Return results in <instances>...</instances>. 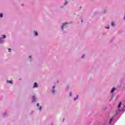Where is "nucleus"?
<instances>
[{
    "instance_id": "obj_25",
    "label": "nucleus",
    "mask_w": 125,
    "mask_h": 125,
    "mask_svg": "<svg viewBox=\"0 0 125 125\" xmlns=\"http://www.w3.org/2000/svg\"><path fill=\"white\" fill-rule=\"evenodd\" d=\"M104 125H106V123H104Z\"/></svg>"
},
{
    "instance_id": "obj_12",
    "label": "nucleus",
    "mask_w": 125,
    "mask_h": 125,
    "mask_svg": "<svg viewBox=\"0 0 125 125\" xmlns=\"http://www.w3.org/2000/svg\"><path fill=\"white\" fill-rule=\"evenodd\" d=\"M0 18L3 17V15H2V14H0Z\"/></svg>"
},
{
    "instance_id": "obj_19",
    "label": "nucleus",
    "mask_w": 125,
    "mask_h": 125,
    "mask_svg": "<svg viewBox=\"0 0 125 125\" xmlns=\"http://www.w3.org/2000/svg\"><path fill=\"white\" fill-rule=\"evenodd\" d=\"M8 50H9V52H11L10 51L11 50V49H10V48H9V49H8Z\"/></svg>"
},
{
    "instance_id": "obj_16",
    "label": "nucleus",
    "mask_w": 125,
    "mask_h": 125,
    "mask_svg": "<svg viewBox=\"0 0 125 125\" xmlns=\"http://www.w3.org/2000/svg\"><path fill=\"white\" fill-rule=\"evenodd\" d=\"M84 58V54H83L82 57V58Z\"/></svg>"
},
{
    "instance_id": "obj_8",
    "label": "nucleus",
    "mask_w": 125,
    "mask_h": 125,
    "mask_svg": "<svg viewBox=\"0 0 125 125\" xmlns=\"http://www.w3.org/2000/svg\"><path fill=\"white\" fill-rule=\"evenodd\" d=\"M3 117H7V113H4L3 114Z\"/></svg>"
},
{
    "instance_id": "obj_4",
    "label": "nucleus",
    "mask_w": 125,
    "mask_h": 125,
    "mask_svg": "<svg viewBox=\"0 0 125 125\" xmlns=\"http://www.w3.org/2000/svg\"><path fill=\"white\" fill-rule=\"evenodd\" d=\"M115 90H116V88L115 87L112 88V89L110 91L111 93H113L115 92Z\"/></svg>"
},
{
    "instance_id": "obj_15",
    "label": "nucleus",
    "mask_w": 125,
    "mask_h": 125,
    "mask_svg": "<svg viewBox=\"0 0 125 125\" xmlns=\"http://www.w3.org/2000/svg\"><path fill=\"white\" fill-rule=\"evenodd\" d=\"M67 3H68V2L67 1H66L65 2V3H64V5H66V4H67Z\"/></svg>"
},
{
    "instance_id": "obj_21",
    "label": "nucleus",
    "mask_w": 125,
    "mask_h": 125,
    "mask_svg": "<svg viewBox=\"0 0 125 125\" xmlns=\"http://www.w3.org/2000/svg\"><path fill=\"white\" fill-rule=\"evenodd\" d=\"M37 107H39V106H40V104H37Z\"/></svg>"
},
{
    "instance_id": "obj_10",
    "label": "nucleus",
    "mask_w": 125,
    "mask_h": 125,
    "mask_svg": "<svg viewBox=\"0 0 125 125\" xmlns=\"http://www.w3.org/2000/svg\"><path fill=\"white\" fill-rule=\"evenodd\" d=\"M7 83H11L12 84V81H11L7 80Z\"/></svg>"
},
{
    "instance_id": "obj_2",
    "label": "nucleus",
    "mask_w": 125,
    "mask_h": 125,
    "mask_svg": "<svg viewBox=\"0 0 125 125\" xmlns=\"http://www.w3.org/2000/svg\"><path fill=\"white\" fill-rule=\"evenodd\" d=\"M6 38V36L5 35H2L0 36V43H4V40L2 39H5Z\"/></svg>"
},
{
    "instance_id": "obj_7",
    "label": "nucleus",
    "mask_w": 125,
    "mask_h": 125,
    "mask_svg": "<svg viewBox=\"0 0 125 125\" xmlns=\"http://www.w3.org/2000/svg\"><path fill=\"white\" fill-rule=\"evenodd\" d=\"M33 87H34V88H35V87H38V83H34Z\"/></svg>"
},
{
    "instance_id": "obj_20",
    "label": "nucleus",
    "mask_w": 125,
    "mask_h": 125,
    "mask_svg": "<svg viewBox=\"0 0 125 125\" xmlns=\"http://www.w3.org/2000/svg\"><path fill=\"white\" fill-rule=\"evenodd\" d=\"M52 88L53 89H54V88H55V86H53Z\"/></svg>"
},
{
    "instance_id": "obj_13",
    "label": "nucleus",
    "mask_w": 125,
    "mask_h": 125,
    "mask_svg": "<svg viewBox=\"0 0 125 125\" xmlns=\"http://www.w3.org/2000/svg\"><path fill=\"white\" fill-rule=\"evenodd\" d=\"M111 26H112V27H115V24L113 22H112Z\"/></svg>"
},
{
    "instance_id": "obj_1",
    "label": "nucleus",
    "mask_w": 125,
    "mask_h": 125,
    "mask_svg": "<svg viewBox=\"0 0 125 125\" xmlns=\"http://www.w3.org/2000/svg\"><path fill=\"white\" fill-rule=\"evenodd\" d=\"M125 104L122 105V103H119V104L118 105V110L116 111V115H115L114 116L112 117V118L110 119L109 122V125H111V124H112V122L114 121V118H115V117H116L117 115H119V114H120V112H123V111L125 110Z\"/></svg>"
},
{
    "instance_id": "obj_5",
    "label": "nucleus",
    "mask_w": 125,
    "mask_h": 125,
    "mask_svg": "<svg viewBox=\"0 0 125 125\" xmlns=\"http://www.w3.org/2000/svg\"><path fill=\"white\" fill-rule=\"evenodd\" d=\"M34 36H35V37H38V36L39 35V34L38 33V32H37L36 31H34Z\"/></svg>"
},
{
    "instance_id": "obj_9",
    "label": "nucleus",
    "mask_w": 125,
    "mask_h": 125,
    "mask_svg": "<svg viewBox=\"0 0 125 125\" xmlns=\"http://www.w3.org/2000/svg\"><path fill=\"white\" fill-rule=\"evenodd\" d=\"M78 98H79V96L77 95L76 97L74 98V101H76V100H77V99H78Z\"/></svg>"
},
{
    "instance_id": "obj_3",
    "label": "nucleus",
    "mask_w": 125,
    "mask_h": 125,
    "mask_svg": "<svg viewBox=\"0 0 125 125\" xmlns=\"http://www.w3.org/2000/svg\"><path fill=\"white\" fill-rule=\"evenodd\" d=\"M68 25V23L67 22H65V23H63L62 25L61 26V29L62 30H64V28H66V27H67V25Z\"/></svg>"
},
{
    "instance_id": "obj_11",
    "label": "nucleus",
    "mask_w": 125,
    "mask_h": 125,
    "mask_svg": "<svg viewBox=\"0 0 125 125\" xmlns=\"http://www.w3.org/2000/svg\"><path fill=\"white\" fill-rule=\"evenodd\" d=\"M56 91H55V90H52V93H53V94H54V93H56Z\"/></svg>"
},
{
    "instance_id": "obj_22",
    "label": "nucleus",
    "mask_w": 125,
    "mask_h": 125,
    "mask_svg": "<svg viewBox=\"0 0 125 125\" xmlns=\"http://www.w3.org/2000/svg\"><path fill=\"white\" fill-rule=\"evenodd\" d=\"M31 56H29V58H31Z\"/></svg>"
},
{
    "instance_id": "obj_6",
    "label": "nucleus",
    "mask_w": 125,
    "mask_h": 125,
    "mask_svg": "<svg viewBox=\"0 0 125 125\" xmlns=\"http://www.w3.org/2000/svg\"><path fill=\"white\" fill-rule=\"evenodd\" d=\"M36 99H37V98H36V97L33 96L32 97V102H35V101H36Z\"/></svg>"
},
{
    "instance_id": "obj_17",
    "label": "nucleus",
    "mask_w": 125,
    "mask_h": 125,
    "mask_svg": "<svg viewBox=\"0 0 125 125\" xmlns=\"http://www.w3.org/2000/svg\"><path fill=\"white\" fill-rule=\"evenodd\" d=\"M69 95H70V96H72V92H70V93H69Z\"/></svg>"
},
{
    "instance_id": "obj_24",
    "label": "nucleus",
    "mask_w": 125,
    "mask_h": 125,
    "mask_svg": "<svg viewBox=\"0 0 125 125\" xmlns=\"http://www.w3.org/2000/svg\"><path fill=\"white\" fill-rule=\"evenodd\" d=\"M94 15H95V13H94Z\"/></svg>"
},
{
    "instance_id": "obj_23",
    "label": "nucleus",
    "mask_w": 125,
    "mask_h": 125,
    "mask_svg": "<svg viewBox=\"0 0 125 125\" xmlns=\"http://www.w3.org/2000/svg\"><path fill=\"white\" fill-rule=\"evenodd\" d=\"M83 20H82V21H81L82 23H83Z\"/></svg>"
},
{
    "instance_id": "obj_14",
    "label": "nucleus",
    "mask_w": 125,
    "mask_h": 125,
    "mask_svg": "<svg viewBox=\"0 0 125 125\" xmlns=\"http://www.w3.org/2000/svg\"><path fill=\"white\" fill-rule=\"evenodd\" d=\"M42 106H41L40 107V108H39L40 111H42Z\"/></svg>"
},
{
    "instance_id": "obj_18",
    "label": "nucleus",
    "mask_w": 125,
    "mask_h": 125,
    "mask_svg": "<svg viewBox=\"0 0 125 125\" xmlns=\"http://www.w3.org/2000/svg\"><path fill=\"white\" fill-rule=\"evenodd\" d=\"M105 29H109V26H105Z\"/></svg>"
}]
</instances>
